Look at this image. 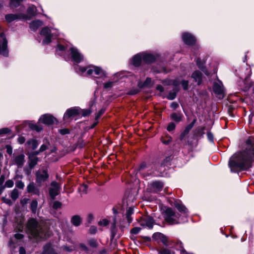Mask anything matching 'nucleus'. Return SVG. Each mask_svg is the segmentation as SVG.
I'll return each instance as SVG.
<instances>
[{"instance_id": "f257e3e1", "label": "nucleus", "mask_w": 254, "mask_h": 254, "mask_svg": "<svg viewBox=\"0 0 254 254\" xmlns=\"http://www.w3.org/2000/svg\"><path fill=\"white\" fill-rule=\"evenodd\" d=\"M75 71L80 74H84L86 71V74L95 78H104L106 76V73L101 67L91 65L87 67H80L76 64L74 66Z\"/></svg>"}, {"instance_id": "f03ea898", "label": "nucleus", "mask_w": 254, "mask_h": 254, "mask_svg": "<svg viewBox=\"0 0 254 254\" xmlns=\"http://www.w3.org/2000/svg\"><path fill=\"white\" fill-rule=\"evenodd\" d=\"M254 158V143L250 139L246 141L245 149L235 153L230 159Z\"/></svg>"}, {"instance_id": "7ed1b4c3", "label": "nucleus", "mask_w": 254, "mask_h": 254, "mask_svg": "<svg viewBox=\"0 0 254 254\" xmlns=\"http://www.w3.org/2000/svg\"><path fill=\"white\" fill-rule=\"evenodd\" d=\"M26 232L30 238H43V230L41 225L34 219L28 220L26 225Z\"/></svg>"}, {"instance_id": "20e7f679", "label": "nucleus", "mask_w": 254, "mask_h": 254, "mask_svg": "<svg viewBox=\"0 0 254 254\" xmlns=\"http://www.w3.org/2000/svg\"><path fill=\"white\" fill-rule=\"evenodd\" d=\"M252 160H230L229 166L232 172L247 170L251 167Z\"/></svg>"}, {"instance_id": "39448f33", "label": "nucleus", "mask_w": 254, "mask_h": 254, "mask_svg": "<svg viewBox=\"0 0 254 254\" xmlns=\"http://www.w3.org/2000/svg\"><path fill=\"white\" fill-rule=\"evenodd\" d=\"M179 215L172 208H168L165 211L164 218L166 221L170 224H176L180 223Z\"/></svg>"}, {"instance_id": "423d86ee", "label": "nucleus", "mask_w": 254, "mask_h": 254, "mask_svg": "<svg viewBox=\"0 0 254 254\" xmlns=\"http://www.w3.org/2000/svg\"><path fill=\"white\" fill-rule=\"evenodd\" d=\"M0 55L5 57L8 55V50L7 49V41L5 34L1 32V27H0Z\"/></svg>"}, {"instance_id": "0eeeda50", "label": "nucleus", "mask_w": 254, "mask_h": 254, "mask_svg": "<svg viewBox=\"0 0 254 254\" xmlns=\"http://www.w3.org/2000/svg\"><path fill=\"white\" fill-rule=\"evenodd\" d=\"M213 90L219 99L223 98L224 97V88L222 81L219 79L214 82Z\"/></svg>"}, {"instance_id": "6e6552de", "label": "nucleus", "mask_w": 254, "mask_h": 254, "mask_svg": "<svg viewBox=\"0 0 254 254\" xmlns=\"http://www.w3.org/2000/svg\"><path fill=\"white\" fill-rule=\"evenodd\" d=\"M40 34L45 37L43 40V45H47L51 42V38L53 36V33H51V30L48 27H45L41 30Z\"/></svg>"}, {"instance_id": "1a4fd4ad", "label": "nucleus", "mask_w": 254, "mask_h": 254, "mask_svg": "<svg viewBox=\"0 0 254 254\" xmlns=\"http://www.w3.org/2000/svg\"><path fill=\"white\" fill-rule=\"evenodd\" d=\"M70 50L71 52V59L74 64H78L83 61V55L79 52L78 50L76 48L71 47Z\"/></svg>"}, {"instance_id": "9d476101", "label": "nucleus", "mask_w": 254, "mask_h": 254, "mask_svg": "<svg viewBox=\"0 0 254 254\" xmlns=\"http://www.w3.org/2000/svg\"><path fill=\"white\" fill-rule=\"evenodd\" d=\"M49 175L46 169L39 170L36 173V182L40 186L42 182H45Z\"/></svg>"}, {"instance_id": "9b49d317", "label": "nucleus", "mask_w": 254, "mask_h": 254, "mask_svg": "<svg viewBox=\"0 0 254 254\" xmlns=\"http://www.w3.org/2000/svg\"><path fill=\"white\" fill-rule=\"evenodd\" d=\"M139 223L140 225L142 227L151 229L153 226L154 220L149 216H144L141 218Z\"/></svg>"}, {"instance_id": "f8f14e48", "label": "nucleus", "mask_w": 254, "mask_h": 254, "mask_svg": "<svg viewBox=\"0 0 254 254\" xmlns=\"http://www.w3.org/2000/svg\"><path fill=\"white\" fill-rule=\"evenodd\" d=\"M61 186L59 183L56 182H52L51 187L49 189V194L52 199H54L55 197L58 195Z\"/></svg>"}, {"instance_id": "ddd939ff", "label": "nucleus", "mask_w": 254, "mask_h": 254, "mask_svg": "<svg viewBox=\"0 0 254 254\" xmlns=\"http://www.w3.org/2000/svg\"><path fill=\"white\" fill-rule=\"evenodd\" d=\"M247 70H248V75L245 77V80L243 81L244 84V86L241 88V89L244 91H248L254 84V83L250 79V77L252 73L251 69L250 68H248Z\"/></svg>"}, {"instance_id": "4468645a", "label": "nucleus", "mask_w": 254, "mask_h": 254, "mask_svg": "<svg viewBox=\"0 0 254 254\" xmlns=\"http://www.w3.org/2000/svg\"><path fill=\"white\" fill-rule=\"evenodd\" d=\"M182 39L184 43L188 45H193L196 41L195 37L189 33H183L182 35Z\"/></svg>"}, {"instance_id": "2eb2a0df", "label": "nucleus", "mask_w": 254, "mask_h": 254, "mask_svg": "<svg viewBox=\"0 0 254 254\" xmlns=\"http://www.w3.org/2000/svg\"><path fill=\"white\" fill-rule=\"evenodd\" d=\"M39 120L44 124L50 125L53 124L56 119L50 114H45L41 117Z\"/></svg>"}, {"instance_id": "dca6fc26", "label": "nucleus", "mask_w": 254, "mask_h": 254, "mask_svg": "<svg viewBox=\"0 0 254 254\" xmlns=\"http://www.w3.org/2000/svg\"><path fill=\"white\" fill-rule=\"evenodd\" d=\"M80 111L79 109L77 107L72 108L68 109L64 114V119H68L70 117L75 116L77 115H79Z\"/></svg>"}, {"instance_id": "f3484780", "label": "nucleus", "mask_w": 254, "mask_h": 254, "mask_svg": "<svg viewBox=\"0 0 254 254\" xmlns=\"http://www.w3.org/2000/svg\"><path fill=\"white\" fill-rule=\"evenodd\" d=\"M142 61L147 64H149L154 62L156 59V57L150 54L142 53Z\"/></svg>"}, {"instance_id": "a211bd4d", "label": "nucleus", "mask_w": 254, "mask_h": 254, "mask_svg": "<svg viewBox=\"0 0 254 254\" xmlns=\"http://www.w3.org/2000/svg\"><path fill=\"white\" fill-rule=\"evenodd\" d=\"M154 237L157 240H160L165 246L168 245V238L160 233H157L154 234Z\"/></svg>"}, {"instance_id": "6ab92c4d", "label": "nucleus", "mask_w": 254, "mask_h": 254, "mask_svg": "<svg viewBox=\"0 0 254 254\" xmlns=\"http://www.w3.org/2000/svg\"><path fill=\"white\" fill-rule=\"evenodd\" d=\"M27 191L29 193L39 195V190L36 188L33 183H30L27 187Z\"/></svg>"}, {"instance_id": "aec40b11", "label": "nucleus", "mask_w": 254, "mask_h": 254, "mask_svg": "<svg viewBox=\"0 0 254 254\" xmlns=\"http://www.w3.org/2000/svg\"><path fill=\"white\" fill-rule=\"evenodd\" d=\"M43 24V22L42 21L40 20H36L30 23V28L32 30L36 31L39 27L41 26Z\"/></svg>"}, {"instance_id": "412c9836", "label": "nucleus", "mask_w": 254, "mask_h": 254, "mask_svg": "<svg viewBox=\"0 0 254 254\" xmlns=\"http://www.w3.org/2000/svg\"><path fill=\"white\" fill-rule=\"evenodd\" d=\"M142 60V53L135 55L132 59L131 62L135 66H138Z\"/></svg>"}, {"instance_id": "4be33fe9", "label": "nucleus", "mask_w": 254, "mask_h": 254, "mask_svg": "<svg viewBox=\"0 0 254 254\" xmlns=\"http://www.w3.org/2000/svg\"><path fill=\"white\" fill-rule=\"evenodd\" d=\"M202 76V73L199 71H195L191 75V77L194 79L195 82H197L198 85L201 83Z\"/></svg>"}, {"instance_id": "5701e85b", "label": "nucleus", "mask_w": 254, "mask_h": 254, "mask_svg": "<svg viewBox=\"0 0 254 254\" xmlns=\"http://www.w3.org/2000/svg\"><path fill=\"white\" fill-rule=\"evenodd\" d=\"M183 117V115L181 112L173 113L171 115V119L177 123L181 122Z\"/></svg>"}, {"instance_id": "b1692460", "label": "nucleus", "mask_w": 254, "mask_h": 254, "mask_svg": "<svg viewBox=\"0 0 254 254\" xmlns=\"http://www.w3.org/2000/svg\"><path fill=\"white\" fill-rule=\"evenodd\" d=\"M42 254H57L51 244H47L44 247Z\"/></svg>"}, {"instance_id": "393cba45", "label": "nucleus", "mask_w": 254, "mask_h": 254, "mask_svg": "<svg viewBox=\"0 0 254 254\" xmlns=\"http://www.w3.org/2000/svg\"><path fill=\"white\" fill-rule=\"evenodd\" d=\"M174 206L180 212L184 213L187 212V209L186 207L181 202L178 201H175Z\"/></svg>"}, {"instance_id": "a878e982", "label": "nucleus", "mask_w": 254, "mask_h": 254, "mask_svg": "<svg viewBox=\"0 0 254 254\" xmlns=\"http://www.w3.org/2000/svg\"><path fill=\"white\" fill-rule=\"evenodd\" d=\"M5 18L7 22L10 23L19 19V15L16 14H8L5 15Z\"/></svg>"}, {"instance_id": "bb28decb", "label": "nucleus", "mask_w": 254, "mask_h": 254, "mask_svg": "<svg viewBox=\"0 0 254 254\" xmlns=\"http://www.w3.org/2000/svg\"><path fill=\"white\" fill-rule=\"evenodd\" d=\"M152 188L156 191H160L163 187V184L161 182L156 181L152 184Z\"/></svg>"}, {"instance_id": "cd10ccee", "label": "nucleus", "mask_w": 254, "mask_h": 254, "mask_svg": "<svg viewBox=\"0 0 254 254\" xmlns=\"http://www.w3.org/2000/svg\"><path fill=\"white\" fill-rule=\"evenodd\" d=\"M81 219L79 215H74L71 219V223L75 226H78L81 224Z\"/></svg>"}, {"instance_id": "c85d7f7f", "label": "nucleus", "mask_w": 254, "mask_h": 254, "mask_svg": "<svg viewBox=\"0 0 254 254\" xmlns=\"http://www.w3.org/2000/svg\"><path fill=\"white\" fill-rule=\"evenodd\" d=\"M27 144L33 149L35 150L38 146V142L34 139H29L27 141Z\"/></svg>"}, {"instance_id": "c756f323", "label": "nucleus", "mask_w": 254, "mask_h": 254, "mask_svg": "<svg viewBox=\"0 0 254 254\" xmlns=\"http://www.w3.org/2000/svg\"><path fill=\"white\" fill-rule=\"evenodd\" d=\"M36 11H37V8L34 5H32L30 6L27 8V13L31 16L35 15Z\"/></svg>"}, {"instance_id": "7c9ffc66", "label": "nucleus", "mask_w": 254, "mask_h": 254, "mask_svg": "<svg viewBox=\"0 0 254 254\" xmlns=\"http://www.w3.org/2000/svg\"><path fill=\"white\" fill-rule=\"evenodd\" d=\"M133 213V209L132 207H129L127 211L126 212V217L127 219L128 223H131L132 219L131 218V215Z\"/></svg>"}, {"instance_id": "2f4dec72", "label": "nucleus", "mask_w": 254, "mask_h": 254, "mask_svg": "<svg viewBox=\"0 0 254 254\" xmlns=\"http://www.w3.org/2000/svg\"><path fill=\"white\" fill-rule=\"evenodd\" d=\"M65 50V47L64 46L59 44L57 46L56 53L58 55L62 56L63 55V54L64 53Z\"/></svg>"}, {"instance_id": "473e14b6", "label": "nucleus", "mask_w": 254, "mask_h": 254, "mask_svg": "<svg viewBox=\"0 0 254 254\" xmlns=\"http://www.w3.org/2000/svg\"><path fill=\"white\" fill-rule=\"evenodd\" d=\"M19 195V191L16 189H14L11 191V194H10V197L13 200H15L16 199H17L18 198Z\"/></svg>"}, {"instance_id": "72a5a7b5", "label": "nucleus", "mask_w": 254, "mask_h": 254, "mask_svg": "<svg viewBox=\"0 0 254 254\" xmlns=\"http://www.w3.org/2000/svg\"><path fill=\"white\" fill-rule=\"evenodd\" d=\"M29 126L31 129L35 130L38 132L40 131L42 129V127L41 126H39L36 124L30 123Z\"/></svg>"}, {"instance_id": "f704fd0d", "label": "nucleus", "mask_w": 254, "mask_h": 254, "mask_svg": "<svg viewBox=\"0 0 254 254\" xmlns=\"http://www.w3.org/2000/svg\"><path fill=\"white\" fill-rule=\"evenodd\" d=\"M38 206V202L36 200H33L31 201V205H30V208L32 211L35 213L37 210Z\"/></svg>"}, {"instance_id": "c9c22d12", "label": "nucleus", "mask_w": 254, "mask_h": 254, "mask_svg": "<svg viewBox=\"0 0 254 254\" xmlns=\"http://www.w3.org/2000/svg\"><path fill=\"white\" fill-rule=\"evenodd\" d=\"M88 245L92 247L96 248L98 246V244L97 241L95 239H91L88 240Z\"/></svg>"}, {"instance_id": "e433bc0d", "label": "nucleus", "mask_w": 254, "mask_h": 254, "mask_svg": "<svg viewBox=\"0 0 254 254\" xmlns=\"http://www.w3.org/2000/svg\"><path fill=\"white\" fill-rule=\"evenodd\" d=\"M181 79L180 77L176 78L172 81V85L176 87H179L181 83Z\"/></svg>"}, {"instance_id": "4c0bfd02", "label": "nucleus", "mask_w": 254, "mask_h": 254, "mask_svg": "<svg viewBox=\"0 0 254 254\" xmlns=\"http://www.w3.org/2000/svg\"><path fill=\"white\" fill-rule=\"evenodd\" d=\"M189 82L188 80H184V79L181 80V84L182 85V87H183L184 90H187L188 89V88H189Z\"/></svg>"}, {"instance_id": "58836bf2", "label": "nucleus", "mask_w": 254, "mask_h": 254, "mask_svg": "<svg viewBox=\"0 0 254 254\" xmlns=\"http://www.w3.org/2000/svg\"><path fill=\"white\" fill-rule=\"evenodd\" d=\"M159 253L160 254H174L170 250L165 248L161 249L159 251Z\"/></svg>"}, {"instance_id": "ea45409f", "label": "nucleus", "mask_w": 254, "mask_h": 254, "mask_svg": "<svg viewBox=\"0 0 254 254\" xmlns=\"http://www.w3.org/2000/svg\"><path fill=\"white\" fill-rule=\"evenodd\" d=\"M196 120L194 119L192 122L189 125H188L185 128V130H186V132H190V129L192 128L193 127L194 124L195 123Z\"/></svg>"}, {"instance_id": "a19ab883", "label": "nucleus", "mask_w": 254, "mask_h": 254, "mask_svg": "<svg viewBox=\"0 0 254 254\" xmlns=\"http://www.w3.org/2000/svg\"><path fill=\"white\" fill-rule=\"evenodd\" d=\"M111 230L113 237H114L116 233V222L114 221L111 226Z\"/></svg>"}, {"instance_id": "79ce46f5", "label": "nucleus", "mask_w": 254, "mask_h": 254, "mask_svg": "<svg viewBox=\"0 0 254 254\" xmlns=\"http://www.w3.org/2000/svg\"><path fill=\"white\" fill-rule=\"evenodd\" d=\"M175 127H176V125H175V123L171 122L169 124V125L167 127V129L169 131H173V130H174L175 129Z\"/></svg>"}, {"instance_id": "37998d69", "label": "nucleus", "mask_w": 254, "mask_h": 254, "mask_svg": "<svg viewBox=\"0 0 254 254\" xmlns=\"http://www.w3.org/2000/svg\"><path fill=\"white\" fill-rule=\"evenodd\" d=\"M98 224L101 226H106L109 224V221L106 219H102L98 222Z\"/></svg>"}, {"instance_id": "c03bdc74", "label": "nucleus", "mask_w": 254, "mask_h": 254, "mask_svg": "<svg viewBox=\"0 0 254 254\" xmlns=\"http://www.w3.org/2000/svg\"><path fill=\"white\" fill-rule=\"evenodd\" d=\"M4 149H6V152L10 156L12 155V148L10 145H5Z\"/></svg>"}, {"instance_id": "a18cd8bd", "label": "nucleus", "mask_w": 254, "mask_h": 254, "mask_svg": "<svg viewBox=\"0 0 254 254\" xmlns=\"http://www.w3.org/2000/svg\"><path fill=\"white\" fill-rule=\"evenodd\" d=\"M13 182L11 180H8L6 181L5 183V187L6 188H10L13 186Z\"/></svg>"}, {"instance_id": "49530a36", "label": "nucleus", "mask_w": 254, "mask_h": 254, "mask_svg": "<svg viewBox=\"0 0 254 254\" xmlns=\"http://www.w3.org/2000/svg\"><path fill=\"white\" fill-rule=\"evenodd\" d=\"M151 81L152 80H151V78L147 77L143 83V86H150L151 84Z\"/></svg>"}, {"instance_id": "de8ad7c7", "label": "nucleus", "mask_w": 254, "mask_h": 254, "mask_svg": "<svg viewBox=\"0 0 254 254\" xmlns=\"http://www.w3.org/2000/svg\"><path fill=\"white\" fill-rule=\"evenodd\" d=\"M141 229L139 227H134L130 230V233L133 234H137L140 231Z\"/></svg>"}, {"instance_id": "09e8293b", "label": "nucleus", "mask_w": 254, "mask_h": 254, "mask_svg": "<svg viewBox=\"0 0 254 254\" xmlns=\"http://www.w3.org/2000/svg\"><path fill=\"white\" fill-rule=\"evenodd\" d=\"M62 206V203L58 201H55L54 202V203H53V208H55V209H58V208H59L61 207Z\"/></svg>"}, {"instance_id": "8fccbe9b", "label": "nucleus", "mask_w": 254, "mask_h": 254, "mask_svg": "<svg viewBox=\"0 0 254 254\" xmlns=\"http://www.w3.org/2000/svg\"><path fill=\"white\" fill-rule=\"evenodd\" d=\"M16 187L19 189H22L24 187V184L22 181H19L16 183Z\"/></svg>"}, {"instance_id": "3c124183", "label": "nucleus", "mask_w": 254, "mask_h": 254, "mask_svg": "<svg viewBox=\"0 0 254 254\" xmlns=\"http://www.w3.org/2000/svg\"><path fill=\"white\" fill-rule=\"evenodd\" d=\"M89 233L91 234H94L97 232V228L95 226H92L89 229Z\"/></svg>"}, {"instance_id": "603ef678", "label": "nucleus", "mask_w": 254, "mask_h": 254, "mask_svg": "<svg viewBox=\"0 0 254 254\" xmlns=\"http://www.w3.org/2000/svg\"><path fill=\"white\" fill-rule=\"evenodd\" d=\"M113 83H114V82L112 81L107 82L104 84V88H106V89L110 88L113 86Z\"/></svg>"}, {"instance_id": "864d4df0", "label": "nucleus", "mask_w": 254, "mask_h": 254, "mask_svg": "<svg viewBox=\"0 0 254 254\" xmlns=\"http://www.w3.org/2000/svg\"><path fill=\"white\" fill-rule=\"evenodd\" d=\"M10 130L8 128H3L0 129V135L9 133Z\"/></svg>"}, {"instance_id": "5fc2aeb1", "label": "nucleus", "mask_w": 254, "mask_h": 254, "mask_svg": "<svg viewBox=\"0 0 254 254\" xmlns=\"http://www.w3.org/2000/svg\"><path fill=\"white\" fill-rule=\"evenodd\" d=\"M176 94L175 93H170L167 97V98L169 100H173L175 98Z\"/></svg>"}, {"instance_id": "6e6d98bb", "label": "nucleus", "mask_w": 254, "mask_h": 254, "mask_svg": "<svg viewBox=\"0 0 254 254\" xmlns=\"http://www.w3.org/2000/svg\"><path fill=\"white\" fill-rule=\"evenodd\" d=\"M49 144H43L39 149V152H43L45 151L48 147Z\"/></svg>"}, {"instance_id": "4d7b16f0", "label": "nucleus", "mask_w": 254, "mask_h": 254, "mask_svg": "<svg viewBox=\"0 0 254 254\" xmlns=\"http://www.w3.org/2000/svg\"><path fill=\"white\" fill-rule=\"evenodd\" d=\"M179 105L177 102H174L171 104V108L173 110H176L177 108L179 107Z\"/></svg>"}, {"instance_id": "13d9d810", "label": "nucleus", "mask_w": 254, "mask_h": 254, "mask_svg": "<svg viewBox=\"0 0 254 254\" xmlns=\"http://www.w3.org/2000/svg\"><path fill=\"white\" fill-rule=\"evenodd\" d=\"M207 136L208 140L210 141H211V142L213 141V135L211 132H208L207 133Z\"/></svg>"}, {"instance_id": "bf43d9fd", "label": "nucleus", "mask_w": 254, "mask_h": 254, "mask_svg": "<svg viewBox=\"0 0 254 254\" xmlns=\"http://www.w3.org/2000/svg\"><path fill=\"white\" fill-rule=\"evenodd\" d=\"M189 133V132H186V130H184V131L183 132H182L181 135H180V140H183L184 139V138L185 137V136Z\"/></svg>"}, {"instance_id": "052dcab7", "label": "nucleus", "mask_w": 254, "mask_h": 254, "mask_svg": "<svg viewBox=\"0 0 254 254\" xmlns=\"http://www.w3.org/2000/svg\"><path fill=\"white\" fill-rule=\"evenodd\" d=\"M38 160H30L29 166L31 168H32L37 163Z\"/></svg>"}, {"instance_id": "680f3d73", "label": "nucleus", "mask_w": 254, "mask_h": 254, "mask_svg": "<svg viewBox=\"0 0 254 254\" xmlns=\"http://www.w3.org/2000/svg\"><path fill=\"white\" fill-rule=\"evenodd\" d=\"M17 229L19 231H22L23 229V222L20 221L19 223L18 224V226L17 227Z\"/></svg>"}, {"instance_id": "e2e57ef3", "label": "nucleus", "mask_w": 254, "mask_h": 254, "mask_svg": "<svg viewBox=\"0 0 254 254\" xmlns=\"http://www.w3.org/2000/svg\"><path fill=\"white\" fill-rule=\"evenodd\" d=\"M17 141L19 144H22L24 143L25 139L23 136H19L17 139Z\"/></svg>"}, {"instance_id": "0e129e2a", "label": "nucleus", "mask_w": 254, "mask_h": 254, "mask_svg": "<svg viewBox=\"0 0 254 254\" xmlns=\"http://www.w3.org/2000/svg\"><path fill=\"white\" fill-rule=\"evenodd\" d=\"M196 62L198 68L200 69H202L203 65V64L201 63L200 59H197Z\"/></svg>"}, {"instance_id": "69168bd1", "label": "nucleus", "mask_w": 254, "mask_h": 254, "mask_svg": "<svg viewBox=\"0 0 254 254\" xmlns=\"http://www.w3.org/2000/svg\"><path fill=\"white\" fill-rule=\"evenodd\" d=\"M138 92H139L138 89H135L131 90L130 91H129L128 92V94L133 95H135V94H137Z\"/></svg>"}, {"instance_id": "338daca9", "label": "nucleus", "mask_w": 254, "mask_h": 254, "mask_svg": "<svg viewBox=\"0 0 254 254\" xmlns=\"http://www.w3.org/2000/svg\"><path fill=\"white\" fill-rule=\"evenodd\" d=\"M60 132L61 134L64 135L69 133V130L67 129H62L60 130Z\"/></svg>"}, {"instance_id": "774afa93", "label": "nucleus", "mask_w": 254, "mask_h": 254, "mask_svg": "<svg viewBox=\"0 0 254 254\" xmlns=\"http://www.w3.org/2000/svg\"><path fill=\"white\" fill-rule=\"evenodd\" d=\"M156 89L160 92H162L164 91V87L161 85H157L156 86Z\"/></svg>"}]
</instances>
